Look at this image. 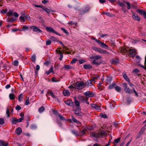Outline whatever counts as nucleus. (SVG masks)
<instances>
[{"label": "nucleus", "mask_w": 146, "mask_h": 146, "mask_svg": "<svg viewBox=\"0 0 146 146\" xmlns=\"http://www.w3.org/2000/svg\"><path fill=\"white\" fill-rule=\"evenodd\" d=\"M106 131L102 130L100 131L98 133L95 132H91L90 133L91 137H101L103 136L106 135Z\"/></svg>", "instance_id": "f257e3e1"}, {"label": "nucleus", "mask_w": 146, "mask_h": 146, "mask_svg": "<svg viewBox=\"0 0 146 146\" xmlns=\"http://www.w3.org/2000/svg\"><path fill=\"white\" fill-rule=\"evenodd\" d=\"M84 85V83L83 82L78 81L76 83L75 87L77 89H82Z\"/></svg>", "instance_id": "f03ea898"}, {"label": "nucleus", "mask_w": 146, "mask_h": 146, "mask_svg": "<svg viewBox=\"0 0 146 146\" xmlns=\"http://www.w3.org/2000/svg\"><path fill=\"white\" fill-rule=\"evenodd\" d=\"M123 85L124 87V90L126 93L131 94L133 93V90L131 89L128 87L126 83H123Z\"/></svg>", "instance_id": "7ed1b4c3"}, {"label": "nucleus", "mask_w": 146, "mask_h": 146, "mask_svg": "<svg viewBox=\"0 0 146 146\" xmlns=\"http://www.w3.org/2000/svg\"><path fill=\"white\" fill-rule=\"evenodd\" d=\"M46 29L47 31L49 33H54L57 35L60 36H61V35L60 34L55 31L51 27H46Z\"/></svg>", "instance_id": "20e7f679"}, {"label": "nucleus", "mask_w": 146, "mask_h": 146, "mask_svg": "<svg viewBox=\"0 0 146 146\" xmlns=\"http://www.w3.org/2000/svg\"><path fill=\"white\" fill-rule=\"evenodd\" d=\"M30 28L32 29L34 32L38 33H41L42 31L38 27L35 26H32L30 27Z\"/></svg>", "instance_id": "39448f33"}, {"label": "nucleus", "mask_w": 146, "mask_h": 146, "mask_svg": "<svg viewBox=\"0 0 146 146\" xmlns=\"http://www.w3.org/2000/svg\"><path fill=\"white\" fill-rule=\"evenodd\" d=\"M131 12L133 14L132 16V17L133 19L135 20L138 21H139L141 19V18L139 17L135 13L132 11H131Z\"/></svg>", "instance_id": "423d86ee"}, {"label": "nucleus", "mask_w": 146, "mask_h": 146, "mask_svg": "<svg viewBox=\"0 0 146 146\" xmlns=\"http://www.w3.org/2000/svg\"><path fill=\"white\" fill-rule=\"evenodd\" d=\"M89 7L87 6L84 9L80 10L79 11V13L80 15H83L87 12L89 10Z\"/></svg>", "instance_id": "0eeeda50"}, {"label": "nucleus", "mask_w": 146, "mask_h": 146, "mask_svg": "<svg viewBox=\"0 0 146 146\" xmlns=\"http://www.w3.org/2000/svg\"><path fill=\"white\" fill-rule=\"evenodd\" d=\"M87 130H91V128L88 127H86L84 128L82 131H80V135L82 136L84 135L85 133V132L87 131Z\"/></svg>", "instance_id": "6e6552de"}, {"label": "nucleus", "mask_w": 146, "mask_h": 146, "mask_svg": "<svg viewBox=\"0 0 146 146\" xmlns=\"http://www.w3.org/2000/svg\"><path fill=\"white\" fill-rule=\"evenodd\" d=\"M84 94L86 96H88L90 97H92L94 96V94L91 91H87L84 93Z\"/></svg>", "instance_id": "1a4fd4ad"}, {"label": "nucleus", "mask_w": 146, "mask_h": 146, "mask_svg": "<svg viewBox=\"0 0 146 146\" xmlns=\"http://www.w3.org/2000/svg\"><path fill=\"white\" fill-rule=\"evenodd\" d=\"M74 113L79 116H81L82 114L80 112V108H77V109L74 111Z\"/></svg>", "instance_id": "9d476101"}, {"label": "nucleus", "mask_w": 146, "mask_h": 146, "mask_svg": "<svg viewBox=\"0 0 146 146\" xmlns=\"http://www.w3.org/2000/svg\"><path fill=\"white\" fill-rule=\"evenodd\" d=\"M98 43L100 45V46L102 48H104L105 49H107L108 48V47L107 45H106L104 42H101L100 40L99 41Z\"/></svg>", "instance_id": "9b49d317"}, {"label": "nucleus", "mask_w": 146, "mask_h": 146, "mask_svg": "<svg viewBox=\"0 0 146 146\" xmlns=\"http://www.w3.org/2000/svg\"><path fill=\"white\" fill-rule=\"evenodd\" d=\"M64 102L66 104L69 106H73L74 103L71 100H67L65 101Z\"/></svg>", "instance_id": "f8f14e48"}, {"label": "nucleus", "mask_w": 146, "mask_h": 146, "mask_svg": "<svg viewBox=\"0 0 146 146\" xmlns=\"http://www.w3.org/2000/svg\"><path fill=\"white\" fill-rule=\"evenodd\" d=\"M129 53L130 55L132 56H134L136 54V50L135 49H130L129 50Z\"/></svg>", "instance_id": "ddd939ff"}, {"label": "nucleus", "mask_w": 146, "mask_h": 146, "mask_svg": "<svg viewBox=\"0 0 146 146\" xmlns=\"http://www.w3.org/2000/svg\"><path fill=\"white\" fill-rule=\"evenodd\" d=\"M23 119H12L11 122L13 124H16L18 122H20L22 121Z\"/></svg>", "instance_id": "4468645a"}, {"label": "nucleus", "mask_w": 146, "mask_h": 146, "mask_svg": "<svg viewBox=\"0 0 146 146\" xmlns=\"http://www.w3.org/2000/svg\"><path fill=\"white\" fill-rule=\"evenodd\" d=\"M42 9L46 11L48 14H49L50 13V12L51 11V12H54L55 11L52 9H48L45 8L44 7H43L42 8Z\"/></svg>", "instance_id": "2eb2a0df"}, {"label": "nucleus", "mask_w": 146, "mask_h": 146, "mask_svg": "<svg viewBox=\"0 0 146 146\" xmlns=\"http://www.w3.org/2000/svg\"><path fill=\"white\" fill-rule=\"evenodd\" d=\"M56 52L59 54L60 55V57L59 58V59L60 60H62L63 58V54L62 52L60 50H56Z\"/></svg>", "instance_id": "dca6fc26"}, {"label": "nucleus", "mask_w": 146, "mask_h": 146, "mask_svg": "<svg viewBox=\"0 0 146 146\" xmlns=\"http://www.w3.org/2000/svg\"><path fill=\"white\" fill-rule=\"evenodd\" d=\"M102 58L101 56L99 55H96L95 56H92L90 57L91 59H93L94 60H96Z\"/></svg>", "instance_id": "f3484780"}, {"label": "nucleus", "mask_w": 146, "mask_h": 146, "mask_svg": "<svg viewBox=\"0 0 146 146\" xmlns=\"http://www.w3.org/2000/svg\"><path fill=\"white\" fill-rule=\"evenodd\" d=\"M123 77L124 79L127 82H130V80L125 73L123 72L122 74Z\"/></svg>", "instance_id": "a211bd4d"}, {"label": "nucleus", "mask_w": 146, "mask_h": 146, "mask_svg": "<svg viewBox=\"0 0 146 146\" xmlns=\"http://www.w3.org/2000/svg\"><path fill=\"white\" fill-rule=\"evenodd\" d=\"M53 113L54 115H58L60 118V119H65L62 115L58 113V111L55 110H52Z\"/></svg>", "instance_id": "6ab92c4d"}, {"label": "nucleus", "mask_w": 146, "mask_h": 146, "mask_svg": "<svg viewBox=\"0 0 146 146\" xmlns=\"http://www.w3.org/2000/svg\"><path fill=\"white\" fill-rule=\"evenodd\" d=\"M99 53L105 54H109V53L108 52L101 48L100 49Z\"/></svg>", "instance_id": "aec40b11"}, {"label": "nucleus", "mask_w": 146, "mask_h": 146, "mask_svg": "<svg viewBox=\"0 0 146 146\" xmlns=\"http://www.w3.org/2000/svg\"><path fill=\"white\" fill-rule=\"evenodd\" d=\"M63 68L66 70L72 69V67L69 65H64Z\"/></svg>", "instance_id": "412c9836"}, {"label": "nucleus", "mask_w": 146, "mask_h": 146, "mask_svg": "<svg viewBox=\"0 0 146 146\" xmlns=\"http://www.w3.org/2000/svg\"><path fill=\"white\" fill-rule=\"evenodd\" d=\"M112 80V77L111 76H109L108 77H107L106 79V81L108 83H110Z\"/></svg>", "instance_id": "4be33fe9"}, {"label": "nucleus", "mask_w": 146, "mask_h": 146, "mask_svg": "<svg viewBox=\"0 0 146 146\" xmlns=\"http://www.w3.org/2000/svg\"><path fill=\"white\" fill-rule=\"evenodd\" d=\"M74 102L77 108H80V102L78 101L76 98H74Z\"/></svg>", "instance_id": "5701e85b"}, {"label": "nucleus", "mask_w": 146, "mask_h": 146, "mask_svg": "<svg viewBox=\"0 0 146 146\" xmlns=\"http://www.w3.org/2000/svg\"><path fill=\"white\" fill-rule=\"evenodd\" d=\"M22 131V130L19 127L18 128H17L16 130V133L19 135H20L21 134Z\"/></svg>", "instance_id": "b1692460"}, {"label": "nucleus", "mask_w": 146, "mask_h": 146, "mask_svg": "<svg viewBox=\"0 0 146 146\" xmlns=\"http://www.w3.org/2000/svg\"><path fill=\"white\" fill-rule=\"evenodd\" d=\"M86 86L88 87L92 86L93 85V84L92 83L91 80H88L86 83Z\"/></svg>", "instance_id": "393cba45"}, {"label": "nucleus", "mask_w": 146, "mask_h": 146, "mask_svg": "<svg viewBox=\"0 0 146 146\" xmlns=\"http://www.w3.org/2000/svg\"><path fill=\"white\" fill-rule=\"evenodd\" d=\"M45 109L43 106H42L38 109V111L39 113H41L43 112L45 110Z\"/></svg>", "instance_id": "a878e982"}, {"label": "nucleus", "mask_w": 146, "mask_h": 146, "mask_svg": "<svg viewBox=\"0 0 146 146\" xmlns=\"http://www.w3.org/2000/svg\"><path fill=\"white\" fill-rule=\"evenodd\" d=\"M48 93L49 95L51 96L53 98H56V96L54 95L53 92L52 91L48 90Z\"/></svg>", "instance_id": "bb28decb"}, {"label": "nucleus", "mask_w": 146, "mask_h": 146, "mask_svg": "<svg viewBox=\"0 0 146 146\" xmlns=\"http://www.w3.org/2000/svg\"><path fill=\"white\" fill-rule=\"evenodd\" d=\"M83 67L86 69H89L92 68V66L90 64H85L84 65Z\"/></svg>", "instance_id": "cd10ccee"}, {"label": "nucleus", "mask_w": 146, "mask_h": 146, "mask_svg": "<svg viewBox=\"0 0 146 146\" xmlns=\"http://www.w3.org/2000/svg\"><path fill=\"white\" fill-rule=\"evenodd\" d=\"M63 93L64 95L66 96H68L70 95V92L68 90L64 91Z\"/></svg>", "instance_id": "c85d7f7f"}, {"label": "nucleus", "mask_w": 146, "mask_h": 146, "mask_svg": "<svg viewBox=\"0 0 146 146\" xmlns=\"http://www.w3.org/2000/svg\"><path fill=\"white\" fill-rule=\"evenodd\" d=\"M144 64H145V66L142 65L140 64H139L138 65L139 66H140L142 68H144V69H145V70H146V57H145V58Z\"/></svg>", "instance_id": "c756f323"}, {"label": "nucleus", "mask_w": 146, "mask_h": 146, "mask_svg": "<svg viewBox=\"0 0 146 146\" xmlns=\"http://www.w3.org/2000/svg\"><path fill=\"white\" fill-rule=\"evenodd\" d=\"M119 62V59H118L115 58L112 60V63L114 64H117Z\"/></svg>", "instance_id": "7c9ffc66"}, {"label": "nucleus", "mask_w": 146, "mask_h": 146, "mask_svg": "<svg viewBox=\"0 0 146 146\" xmlns=\"http://www.w3.org/2000/svg\"><path fill=\"white\" fill-rule=\"evenodd\" d=\"M115 85V83H113L112 84H111L109 85L108 88L109 89H111L113 88Z\"/></svg>", "instance_id": "2f4dec72"}, {"label": "nucleus", "mask_w": 146, "mask_h": 146, "mask_svg": "<svg viewBox=\"0 0 146 146\" xmlns=\"http://www.w3.org/2000/svg\"><path fill=\"white\" fill-rule=\"evenodd\" d=\"M104 14L109 17H112L113 16V14L111 13L110 12H104Z\"/></svg>", "instance_id": "473e14b6"}, {"label": "nucleus", "mask_w": 146, "mask_h": 146, "mask_svg": "<svg viewBox=\"0 0 146 146\" xmlns=\"http://www.w3.org/2000/svg\"><path fill=\"white\" fill-rule=\"evenodd\" d=\"M100 116L102 118H108V116L107 115L105 114H103L102 113H100Z\"/></svg>", "instance_id": "72a5a7b5"}, {"label": "nucleus", "mask_w": 146, "mask_h": 146, "mask_svg": "<svg viewBox=\"0 0 146 146\" xmlns=\"http://www.w3.org/2000/svg\"><path fill=\"white\" fill-rule=\"evenodd\" d=\"M36 56L35 54H34L31 57V60L34 62L36 61Z\"/></svg>", "instance_id": "f704fd0d"}, {"label": "nucleus", "mask_w": 146, "mask_h": 146, "mask_svg": "<svg viewBox=\"0 0 146 146\" xmlns=\"http://www.w3.org/2000/svg\"><path fill=\"white\" fill-rule=\"evenodd\" d=\"M15 20V19L12 18L9 19H7V21L8 22H13Z\"/></svg>", "instance_id": "c9c22d12"}, {"label": "nucleus", "mask_w": 146, "mask_h": 146, "mask_svg": "<svg viewBox=\"0 0 146 146\" xmlns=\"http://www.w3.org/2000/svg\"><path fill=\"white\" fill-rule=\"evenodd\" d=\"M115 89L117 92H119L121 91V88L120 87L117 86L115 87Z\"/></svg>", "instance_id": "e433bc0d"}, {"label": "nucleus", "mask_w": 146, "mask_h": 146, "mask_svg": "<svg viewBox=\"0 0 146 146\" xmlns=\"http://www.w3.org/2000/svg\"><path fill=\"white\" fill-rule=\"evenodd\" d=\"M9 98L10 99L13 100L15 99V95L12 94H10L9 95Z\"/></svg>", "instance_id": "4c0bfd02"}, {"label": "nucleus", "mask_w": 146, "mask_h": 146, "mask_svg": "<svg viewBox=\"0 0 146 146\" xmlns=\"http://www.w3.org/2000/svg\"><path fill=\"white\" fill-rule=\"evenodd\" d=\"M92 48L95 51H97L99 52L100 50V48H97L95 46H94L92 47Z\"/></svg>", "instance_id": "58836bf2"}, {"label": "nucleus", "mask_w": 146, "mask_h": 146, "mask_svg": "<svg viewBox=\"0 0 146 146\" xmlns=\"http://www.w3.org/2000/svg\"><path fill=\"white\" fill-rule=\"evenodd\" d=\"M50 39L52 40L55 41L56 42L58 41L57 40V39L55 37L53 36H52L50 37Z\"/></svg>", "instance_id": "ea45409f"}, {"label": "nucleus", "mask_w": 146, "mask_h": 146, "mask_svg": "<svg viewBox=\"0 0 146 146\" xmlns=\"http://www.w3.org/2000/svg\"><path fill=\"white\" fill-rule=\"evenodd\" d=\"M120 139H121L120 138H119L117 139H115L113 141V143L114 144L117 143L120 141Z\"/></svg>", "instance_id": "a19ab883"}, {"label": "nucleus", "mask_w": 146, "mask_h": 146, "mask_svg": "<svg viewBox=\"0 0 146 146\" xmlns=\"http://www.w3.org/2000/svg\"><path fill=\"white\" fill-rule=\"evenodd\" d=\"M72 120H71V121H73V122L76 123L78 124H80L81 123L77 120L76 119H72Z\"/></svg>", "instance_id": "79ce46f5"}, {"label": "nucleus", "mask_w": 146, "mask_h": 146, "mask_svg": "<svg viewBox=\"0 0 146 146\" xmlns=\"http://www.w3.org/2000/svg\"><path fill=\"white\" fill-rule=\"evenodd\" d=\"M118 4L120 6H121V7H123V6H125V5L122 2H120V1H118L117 2Z\"/></svg>", "instance_id": "37998d69"}, {"label": "nucleus", "mask_w": 146, "mask_h": 146, "mask_svg": "<svg viewBox=\"0 0 146 146\" xmlns=\"http://www.w3.org/2000/svg\"><path fill=\"white\" fill-rule=\"evenodd\" d=\"M125 2L127 4V8L128 9H130L131 7L130 4L129 2Z\"/></svg>", "instance_id": "c03bdc74"}, {"label": "nucleus", "mask_w": 146, "mask_h": 146, "mask_svg": "<svg viewBox=\"0 0 146 146\" xmlns=\"http://www.w3.org/2000/svg\"><path fill=\"white\" fill-rule=\"evenodd\" d=\"M137 12H139L141 15H143L144 12L145 11H143L142 10L139 9L137 10Z\"/></svg>", "instance_id": "a18cd8bd"}, {"label": "nucleus", "mask_w": 146, "mask_h": 146, "mask_svg": "<svg viewBox=\"0 0 146 146\" xmlns=\"http://www.w3.org/2000/svg\"><path fill=\"white\" fill-rule=\"evenodd\" d=\"M51 43V40L47 39L46 40V45H50Z\"/></svg>", "instance_id": "49530a36"}, {"label": "nucleus", "mask_w": 146, "mask_h": 146, "mask_svg": "<svg viewBox=\"0 0 146 146\" xmlns=\"http://www.w3.org/2000/svg\"><path fill=\"white\" fill-rule=\"evenodd\" d=\"M13 12L11 10H9L8 12L7 13V15L8 16H11L13 15Z\"/></svg>", "instance_id": "de8ad7c7"}, {"label": "nucleus", "mask_w": 146, "mask_h": 146, "mask_svg": "<svg viewBox=\"0 0 146 146\" xmlns=\"http://www.w3.org/2000/svg\"><path fill=\"white\" fill-rule=\"evenodd\" d=\"M145 128L144 127H142L141 129L139 132V133H140V134H142L143 133L144 131H145Z\"/></svg>", "instance_id": "09e8293b"}, {"label": "nucleus", "mask_w": 146, "mask_h": 146, "mask_svg": "<svg viewBox=\"0 0 146 146\" xmlns=\"http://www.w3.org/2000/svg\"><path fill=\"white\" fill-rule=\"evenodd\" d=\"M23 94L21 93L18 96V99L19 101V102H20L21 101V99H22L23 98Z\"/></svg>", "instance_id": "8fccbe9b"}, {"label": "nucleus", "mask_w": 146, "mask_h": 146, "mask_svg": "<svg viewBox=\"0 0 146 146\" xmlns=\"http://www.w3.org/2000/svg\"><path fill=\"white\" fill-rule=\"evenodd\" d=\"M30 104L29 100V98L28 97L25 101V104L26 105H28Z\"/></svg>", "instance_id": "3c124183"}, {"label": "nucleus", "mask_w": 146, "mask_h": 146, "mask_svg": "<svg viewBox=\"0 0 146 146\" xmlns=\"http://www.w3.org/2000/svg\"><path fill=\"white\" fill-rule=\"evenodd\" d=\"M132 90H133V92L135 93V96H137V97L138 96V94L137 93V92L135 90L134 88H133Z\"/></svg>", "instance_id": "603ef678"}, {"label": "nucleus", "mask_w": 146, "mask_h": 146, "mask_svg": "<svg viewBox=\"0 0 146 146\" xmlns=\"http://www.w3.org/2000/svg\"><path fill=\"white\" fill-rule=\"evenodd\" d=\"M13 64L15 66H18L19 64V62L18 60H15L13 62Z\"/></svg>", "instance_id": "864d4df0"}, {"label": "nucleus", "mask_w": 146, "mask_h": 146, "mask_svg": "<svg viewBox=\"0 0 146 146\" xmlns=\"http://www.w3.org/2000/svg\"><path fill=\"white\" fill-rule=\"evenodd\" d=\"M7 11V9H3L1 10L0 12V13L2 14H5Z\"/></svg>", "instance_id": "5fc2aeb1"}, {"label": "nucleus", "mask_w": 146, "mask_h": 146, "mask_svg": "<svg viewBox=\"0 0 146 146\" xmlns=\"http://www.w3.org/2000/svg\"><path fill=\"white\" fill-rule=\"evenodd\" d=\"M78 60L76 58H73L71 62H70L71 64H73L75 63L76 61H77Z\"/></svg>", "instance_id": "6e6d98bb"}, {"label": "nucleus", "mask_w": 146, "mask_h": 146, "mask_svg": "<svg viewBox=\"0 0 146 146\" xmlns=\"http://www.w3.org/2000/svg\"><path fill=\"white\" fill-rule=\"evenodd\" d=\"M93 62L94 64L97 65H99L101 63V62H98L95 60H94Z\"/></svg>", "instance_id": "4d7b16f0"}, {"label": "nucleus", "mask_w": 146, "mask_h": 146, "mask_svg": "<svg viewBox=\"0 0 146 146\" xmlns=\"http://www.w3.org/2000/svg\"><path fill=\"white\" fill-rule=\"evenodd\" d=\"M6 114H7V117H9L10 115V112L8 108H7L6 110Z\"/></svg>", "instance_id": "13d9d810"}, {"label": "nucleus", "mask_w": 146, "mask_h": 146, "mask_svg": "<svg viewBox=\"0 0 146 146\" xmlns=\"http://www.w3.org/2000/svg\"><path fill=\"white\" fill-rule=\"evenodd\" d=\"M61 30L63 31V32L65 34H68V32L65 29H64L63 28H61Z\"/></svg>", "instance_id": "bf43d9fd"}, {"label": "nucleus", "mask_w": 146, "mask_h": 146, "mask_svg": "<svg viewBox=\"0 0 146 146\" xmlns=\"http://www.w3.org/2000/svg\"><path fill=\"white\" fill-rule=\"evenodd\" d=\"M94 108L96 110H101V107L100 106L96 104Z\"/></svg>", "instance_id": "052dcab7"}, {"label": "nucleus", "mask_w": 146, "mask_h": 146, "mask_svg": "<svg viewBox=\"0 0 146 146\" xmlns=\"http://www.w3.org/2000/svg\"><path fill=\"white\" fill-rule=\"evenodd\" d=\"M28 29V27L26 25H24L23 27V30H22V31H25V30H27Z\"/></svg>", "instance_id": "680f3d73"}, {"label": "nucleus", "mask_w": 146, "mask_h": 146, "mask_svg": "<svg viewBox=\"0 0 146 146\" xmlns=\"http://www.w3.org/2000/svg\"><path fill=\"white\" fill-rule=\"evenodd\" d=\"M15 109L19 111L21 109V108L19 105H17L15 107Z\"/></svg>", "instance_id": "e2e57ef3"}, {"label": "nucleus", "mask_w": 146, "mask_h": 146, "mask_svg": "<svg viewBox=\"0 0 146 146\" xmlns=\"http://www.w3.org/2000/svg\"><path fill=\"white\" fill-rule=\"evenodd\" d=\"M85 62V61L83 59L80 60L79 61V63L80 64H82Z\"/></svg>", "instance_id": "0e129e2a"}, {"label": "nucleus", "mask_w": 146, "mask_h": 146, "mask_svg": "<svg viewBox=\"0 0 146 146\" xmlns=\"http://www.w3.org/2000/svg\"><path fill=\"white\" fill-rule=\"evenodd\" d=\"M136 58L138 62L140 61L141 58L139 56H136Z\"/></svg>", "instance_id": "69168bd1"}, {"label": "nucleus", "mask_w": 146, "mask_h": 146, "mask_svg": "<svg viewBox=\"0 0 146 146\" xmlns=\"http://www.w3.org/2000/svg\"><path fill=\"white\" fill-rule=\"evenodd\" d=\"M20 116L21 117L20 119H23L24 118V113L23 112H22L20 114Z\"/></svg>", "instance_id": "338daca9"}, {"label": "nucleus", "mask_w": 146, "mask_h": 146, "mask_svg": "<svg viewBox=\"0 0 146 146\" xmlns=\"http://www.w3.org/2000/svg\"><path fill=\"white\" fill-rule=\"evenodd\" d=\"M13 15L15 17H17L19 16V15L18 13H17L16 12H14L13 14Z\"/></svg>", "instance_id": "774afa93"}]
</instances>
